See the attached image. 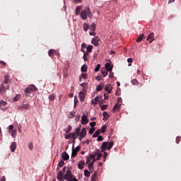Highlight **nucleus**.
<instances>
[{
  "instance_id": "nucleus-1",
  "label": "nucleus",
  "mask_w": 181,
  "mask_h": 181,
  "mask_svg": "<svg viewBox=\"0 0 181 181\" xmlns=\"http://www.w3.org/2000/svg\"><path fill=\"white\" fill-rule=\"evenodd\" d=\"M87 16L89 19H93V16L91 10H90V7H86L85 9L82 10L81 13V17L83 21H86V19H87Z\"/></svg>"
},
{
  "instance_id": "nucleus-2",
  "label": "nucleus",
  "mask_w": 181,
  "mask_h": 181,
  "mask_svg": "<svg viewBox=\"0 0 181 181\" xmlns=\"http://www.w3.org/2000/svg\"><path fill=\"white\" fill-rule=\"evenodd\" d=\"M37 90V88L35 85H30L29 87L26 88L25 90V95L26 97H29L30 93L33 91H36Z\"/></svg>"
},
{
  "instance_id": "nucleus-3",
  "label": "nucleus",
  "mask_w": 181,
  "mask_h": 181,
  "mask_svg": "<svg viewBox=\"0 0 181 181\" xmlns=\"http://www.w3.org/2000/svg\"><path fill=\"white\" fill-rule=\"evenodd\" d=\"M73 177H74V175L71 173V170H67L65 175L64 176V179L67 181H73Z\"/></svg>"
},
{
  "instance_id": "nucleus-4",
  "label": "nucleus",
  "mask_w": 181,
  "mask_h": 181,
  "mask_svg": "<svg viewBox=\"0 0 181 181\" xmlns=\"http://www.w3.org/2000/svg\"><path fill=\"white\" fill-rule=\"evenodd\" d=\"M9 84L2 83L0 87V93L4 95L6 93V90H9Z\"/></svg>"
},
{
  "instance_id": "nucleus-5",
  "label": "nucleus",
  "mask_w": 181,
  "mask_h": 181,
  "mask_svg": "<svg viewBox=\"0 0 181 181\" xmlns=\"http://www.w3.org/2000/svg\"><path fill=\"white\" fill-rule=\"evenodd\" d=\"M80 149H81V147L77 146L75 149H72V153H71V158H76L77 156V153H78Z\"/></svg>"
},
{
  "instance_id": "nucleus-6",
  "label": "nucleus",
  "mask_w": 181,
  "mask_h": 181,
  "mask_svg": "<svg viewBox=\"0 0 181 181\" xmlns=\"http://www.w3.org/2000/svg\"><path fill=\"white\" fill-rule=\"evenodd\" d=\"M98 42H100V37H98V36L94 37L91 40L92 45H94V46L96 47L100 45Z\"/></svg>"
},
{
  "instance_id": "nucleus-7",
  "label": "nucleus",
  "mask_w": 181,
  "mask_h": 181,
  "mask_svg": "<svg viewBox=\"0 0 181 181\" xmlns=\"http://www.w3.org/2000/svg\"><path fill=\"white\" fill-rule=\"evenodd\" d=\"M81 124L82 125H87V124H88V118H87V115H84L82 116Z\"/></svg>"
},
{
  "instance_id": "nucleus-8",
  "label": "nucleus",
  "mask_w": 181,
  "mask_h": 181,
  "mask_svg": "<svg viewBox=\"0 0 181 181\" xmlns=\"http://www.w3.org/2000/svg\"><path fill=\"white\" fill-rule=\"evenodd\" d=\"M1 110H6L8 108V103L6 101L1 100L0 102Z\"/></svg>"
},
{
  "instance_id": "nucleus-9",
  "label": "nucleus",
  "mask_w": 181,
  "mask_h": 181,
  "mask_svg": "<svg viewBox=\"0 0 181 181\" xmlns=\"http://www.w3.org/2000/svg\"><path fill=\"white\" fill-rule=\"evenodd\" d=\"M121 110V104L116 103L112 108V112H115L116 111L118 112Z\"/></svg>"
},
{
  "instance_id": "nucleus-10",
  "label": "nucleus",
  "mask_w": 181,
  "mask_h": 181,
  "mask_svg": "<svg viewBox=\"0 0 181 181\" xmlns=\"http://www.w3.org/2000/svg\"><path fill=\"white\" fill-rule=\"evenodd\" d=\"M153 36H155L153 33H150L147 37L146 40H149V43H152L153 40H155V37Z\"/></svg>"
},
{
  "instance_id": "nucleus-11",
  "label": "nucleus",
  "mask_w": 181,
  "mask_h": 181,
  "mask_svg": "<svg viewBox=\"0 0 181 181\" xmlns=\"http://www.w3.org/2000/svg\"><path fill=\"white\" fill-rule=\"evenodd\" d=\"M79 100L81 101V103H83L85 98H86V93L81 91L79 92Z\"/></svg>"
},
{
  "instance_id": "nucleus-12",
  "label": "nucleus",
  "mask_w": 181,
  "mask_h": 181,
  "mask_svg": "<svg viewBox=\"0 0 181 181\" xmlns=\"http://www.w3.org/2000/svg\"><path fill=\"white\" fill-rule=\"evenodd\" d=\"M29 108H30V105L28 103L18 107V110H29Z\"/></svg>"
},
{
  "instance_id": "nucleus-13",
  "label": "nucleus",
  "mask_w": 181,
  "mask_h": 181,
  "mask_svg": "<svg viewBox=\"0 0 181 181\" xmlns=\"http://www.w3.org/2000/svg\"><path fill=\"white\" fill-rule=\"evenodd\" d=\"M86 165V162H84L83 160H81L78 162V168L81 170V169H84V166Z\"/></svg>"
},
{
  "instance_id": "nucleus-14",
  "label": "nucleus",
  "mask_w": 181,
  "mask_h": 181,
  "mask_svg": "<svg viewBox=\"0 0 181 181\" xmlns=\"http://www.w3.org/2000/svg\"><path fill=\"white\" fill-rule=\"evenodd\" d=\"M62 156L63 160H69V159H70V156H69V153H67V152L66 151L62 153Z\"/></svg>"
},
{
  "instance_id": "nucleus-15",
  "label": "nucleus",
  "mask_w": 181,
  "mask_h": 181,
  "mask_svg": "<svg viewBox=\"0 0 181 181\" xmlns=\"http://www.w3.org/2000/svg\"><path fill=\"white\" fill-rule=\"evenodd\" d=\"M87 135V130L86 128H83L79 134V136H81L82 138H84Z\"/></svg>"
},
{
  "instance_id": "nucleus-16",
  "label": "nucleus",
  "mask_w": 181,
  "mask_h": 181,
  "mask_svg": "<svg viewBox=\"0 0 181 181\" xmlns=\"http://www.w3.org/2000/svg\"><path fill=\"white\" fill-rule=\"evenodd\" d=\"M105 91L108 93V94H110L112 90V86L110 84H107L105 88Z\"/></svg>"
},
{
  "instance_id": "nucleus-17",
  "label": "nucleus",
  "mask_w": 181,
  "mask_h": 181,
  "mask_svg": "<svg viewBox=\"0 0 181 181\" xmlns=\"http://www.w3.org/2000/svg\"><path fill=\"white\" fill-rule=\"evenodd\" d=\"M108 146V142L107 141H105L103 143L102 146H101V152H105V149H107V147Z\"/></svg>"
},
{
  "instance_id": "nucleus-18",
  "label": "nucleus",
  "mask_w": 181,
  "mask_h": 181,
  "mask_svg": "<svg viewBox=\"0 0 181 181\" xmlns=\"http://www.w3.org/2000/svg\"><path fill=\"white\" fill-rule=\"evenodd\" d=\"M63 177H64L63 171L60 170L57 173V180H63Z\"/></svg>"
},
{
  "instance_id": "nucleus-19",
  "label": "nucleus",
  "mask_w": 181,
  "mask_h": 181,
  "mask_svg": "<svg viewBox=\"0 0 181 181\" xmlns=\"http://www.w3.org/2000/svg\"><path fill=\"white\" fill-rule=\"evenodd\" d=\"M10 149L11 152L16 151V142L13 141V143H11V145L10 146Z\"/></svg>"
},
{
  "instance_id": "nucleus-20",
  "label": "nucleus",
  "mask_w": 181,
  "mask_h": 181,
  "mask_svg": "<svg viewBox=\"0 0 181 181\" xmlns=\"http://www.w3.org/2000/svg\"><path fill=\"white\" fill-rule=\"evenodd\" d=\"M105 70L107 71H112V66L110 63L105 64Z\"/></svg>"
},
{
  "instance_id": "nucleus-21",
  "label": "nucleus",
  "mask_w": 181,
  "mask_h": 181,
  "mask_svg": "<svg viewBox=\"0 0 181 181\" xmlns=\"http://www.w3.org/2000/svg\"><path fill=\"white\" fill-rule=\"evenodd\" d=\"M100 71L103 74V77H107V76H108V71L105 70V68L101 69Z\"/></svg>"
},
{
  "instance_id": "nucleus-22",
  "label": "nucleus",
  "mask_w": 181,
  "mask_h": 181,
  "mask_svg": "<svg viewBox=\"0 0 181 181\" xmlns=\"http://www.w3.org/2000/svg\"><path fill=\"white\" fill-rule=\"evenodd\" d=\"M90 55V54L88 53V52H86L83 54V59L84 60V62H88V57Z\"/></svg>"
},
{
  "instance_id": "nucleus-23",
  "label": "nucleus",
  "mask_w": 181,
  "mask_h": 181,
  "mask_svg": "<svg viewBox=\"0 0 181 181\" xmlns=\"http://www.w3.org/2000/svg\"><path fill=\"white\" fill-rule=\"evenodd\" d=\"M144 37H144V34L140 35L137 37V39H136L137 43H139V42H142V40H144Z\"/></svg>"
},
{
  "instance_id": "nucleus-24",
  "label": "nucleus",
  "mask_w": 181,
  "mask_h": 181,
  "mask_svg": "<svg viewBox=\"0 0 181 181\" xmlns=\"http://www.w3.org/2000/svg\"><path fill=\"white\" fill-rule=\"evenodd\" d=\"M48 54L49 57H53L54 54H56V51L54 49H49L48 51Z\"/></svg>"
},
{
  "instance_id": "nucleus-25",
  "label": "nucleus",
  "mask_w": 181,
  "mask_h": 181,
  "mask_svg": "<svg viewBox=\"0 0 181 181\" xmlns=\"http://www.w3.org/2000/svg\"><path fill=\"white\" fill-rule=\"evenodd\" d=\"M100 134H101V130L100 129L96 130L95 132L93 135V138H97V136H100Z\"/></svg>"
},
{
  "instance_id": "nucleus-26",
  "label": "nucleus",
  "mask_w": 181,
  "mask_h": 181,
  "mask_svg": "<svg viewBox=\"0 0 181 181\" xmlns=\"http://www.w3.org/2000/svg\"><path fill=\"white\" fill-rule=\"evenodd\" d=\"M9 83V75L4 76V84H8Z\"/></svg>"
},
{
  "instance_id": "nucleus-27",
  "label": "nucleus",
  "mask_w": 181,
  "mask_h": 181,
  "mask_svg": "<svg viewBox=\"0 0 181 181\" xmlns=\"http://www.w3.org/2000/svg\"><path fill=\"white\" fill-rule=\"evenodd\" d=\"M95 24L94 23H92L90 26L89 27V29L92 30V32H95Z\"/></svg>"
},
{
  "instance_id": "nucleus-28",
  "label": "nucleus",
  "mask_w": 181,
  "mask_h": 181,
  "mask_svg": "<svg viewBox=\"0 0 181 181\" xmlns=\"http://www.w3.org/2000/svg\"><path fill=\"white\" fill-rule=\"evenodd\" d=\"M88 29H90V25H88V24H87V23H83V30H84V32H87V30H88Z\"/></svg>"
},
{
  "instance_id": "nucleus-29",
  "label": "nucleus",
  "mask_w": 181,
  "mask_h": 181,
  "mask_svg": "<svg viewBox=\"0 0 181 181\" xmlns=\"http://www.w3.org/2000/svg\"><path fill=\"white\" fill-rule=\"evenodd\" d=\"M112 146H114V141H111L110 143H107V149L110 151Z\"/></svg>"
},
{
  "instance_id": "nucleus-30",
  "label": "nucleus",
  "mask_w": 181,
  "mask_h": 181,
  "mask_svg": "<svg viewBox=\"0 0 181 181\" xmlns=\"http://www.w3.org/2000/svg\"><path fill=\"white\" fill-rule=\"evenodd\" d=\"M90 181H97V172L94 173L91 176Z\"/></svg>"
},
{
  "instance_id": "nucleus-31",
  "label": "nucleus",
  "mask_w": 181,
  "mask_h": 181,
  "mask_svg": "<svg viewBox=\"0 0 181 181\" xmlns=\"http://www.w3.org/2000/svg\"><path fill=\"white\" fill-rule=\"evenodd\" d=\"M104 88V84L100 83V85L98 86L96 88L97 91H101Z\"/></svg>"
},
{
  "instance_id": "nucleus-32",
  "label": "nucleus",
  "mask_w": 181,
  "mask_h": 181,
  "mask_svg": "<svg viewBox=\"0 0 181 181\" xmlns=\"http://www.w3.org/2000/svg\"><path fill=\"white\" fill-rule=\"evenodd\" d=\"M99 98H100L98 96L95 97L94 100H92V104H95V105H97L98 104Z\"/></svg>"
},
{
  "instance_id": "nucleus-33",
  "label": "nucleus",
  "mask_w": 181,
  "mask_h": 181,
  "mask_svg": "<svg viewBox=\"0 0 181 181\" xmlns=\"http://www.w3.org/2000/svg\"><path fill=\"white\" fill-rule=\"evenodd\" d=\"M88 53H91L93 52V45H88L86 47Z\"/></svg>"
},
{
  "instance_id": "nucleus-34",
  "label": "nucleus",
  "mask_w": 181,
  "mask_h": 181,
  "mask_svg": "<svg viewBox=\"0 0 181 181\" xmlns=\"http://www.w3.org/2000/svg\"><path fill=\"white\" fill-rule=\"evenodd\" d=\"M84 176L86 177H90V171H88V170H84Z\"/></svg>"
},
{
  "instance_id": "nucleus-35",
  "label": "nucleus",
  "mask_w": 181,
  "mask_h": 181,
  "mask_svg": "<svg viewBox=\"0 0 181 181\" xmlns=\"http://www.w3.org/2000/svg\"><path fill=\"white\" fill-rule=\"evenodd\" d=\"M81 70L82 73H86V71H87V66H86V64L83 65L81 68Z\"/></svg>"
},
{
  "instance_id": "nucleus-36",
  "label": "nucleus",
  "mask_w": 181,
  "mask_h": 181,
  "mask_svg": "<svg viewBox=\"0 0 181 181\" xmlns=\"http://www.w3.org/2000/svg\"><path fill=\"white\" fill-rule=\"evenodd\" d=\"M77 104H78V99H77V96L74 97V107L76 108V107L77 106Z\"/></svg>"
},
{
  "instance_id": "nucleus-37",
  "label": "nucleus",
  "mask_w": 181,
  "mask_h": 181,
  "mask_svg": "<svg viewBox=\"0 0 181 181\" xmlns=\"http://www.w3.org/2000/svg\"><path fill=\"white\" fill-rule=\"evenodd\" d=\"M81 11V8L80 6H78L76 9V15L78 16Z\"/></svg>"
},
{
  "instance_id": "nucleus-38",
  "label": "nucleus",
  "mask_w": 181,
  "mask_h": 181,
  "mask_svg": "<svg viewBox=\"0 0 181 181\" xmlns=\"http://www.w3.org/2000/svg\"><path fill=\"white\" fill-rule=\"evenodd\" d=\"M70 138L74 139H77V136H76V133H69Z\"/></svg>"
},
{
  "instance_id": "nucleus-39",
  "label": "nucleus",
  "mask_w": 181,
  "mask_h": 181,
  "mask_svg": "<svg viewBox=\"0 0 181 181\" xmlns=\"http://www.w3.org/2000/svg\"><path fill=\"white\" fill-rule=\"evenodd\" d=\"M80 131H81L80 127L76 128V132H74L75 135H77V136H80Z\"/></svg>"
},
{
  "instance_id": "nucleus-40",
  "label": "nucleus",
  "mask_w": 181,
  "mask_h": 181,
  "mask_svg": "<svg viewBox=\"0 0 181 181\" xmlns=\"http://www.w3.org/2000/svg\"><path fill=\"white\" fill-rule=\"evenodd\" d=\"M103 118H105L107 119L110 117V115H108L107 112H103Z\"/></svg>"
},
{
  "instance_id": "nucleus-41",
  "label": "nucleus",
  "mask_w": 181,
  "mask_h": 181,
  "mask_svg": "<svg viewBox=\"0 0 181 181\" xmlns=\"http://www.w3.org/2000/svg\"><path fill=\"white\" fill-rule=\"evenodd\" d=\"M102 134H104L107 131V125L103 126L100 129Z\"/></svg>"
},
{
  "instance_id": "nucleus-42",
  "label": "nucleus",
  "mask_w": 181,
  "mask_h": 181,
  "mask_svg": "<svg viewBox=\"0 0 181 181\" xmlns=\"http://www.w3.org/2000/svg\"><path fill=\"white\" fill-rule=\"evenodd\" d=\"M132 83L134 86H138V84H139V82L136 79H133Z\"/></svg>"
},
{
  "instance_id": "nucleus-43",
  "label": "nucleus",
  "mask_w": 181,
  "mask_h": 181,
  "mask_svg": "<svg viewBox=\"0 0 181 181\" xmlns=\"http://www.w3.org/2000/svg\"><path fill=\"white\" fill-rule=\"evenodd\" d=\"M21 100V94L17 95L16 97H14L13 100L14 101H19Z\"/></svg>"
},
{
  "instance_id": "nucleus-44",
  "label": "nucleus",
  "mask_w": 181,
  "mask_h": 181,
  "mask_svg": "<svg viewBox=\"0 0 181 181\" xmlns=\"http://www.w3.org/2000/svg\"><path fill=\"white\" fill-rule=\"evenodd\" d=\"M74 114H76V112H71L69 115V118H74Z\"/></svg>"
},
{
  "instance_id": "nucleus-45",
  "label": "nucleus",
  "mask_w": 181,
  "mask_h": 181,
  "mask_svg": "<svg viewBox=\"0 0 181 181\" xmlns=\"http://www.w3.org/2000/svg\"><path fill=\"white\" fill-rule=\"evenodd\" d=\"M58 166H59V168H63V166H64V161L63 160H62L59 164Z\"/></svg>"
},
{
  "instance_id": "nucleus-46",
  "label": "nucleus",
  "mask_w": 181,
  "mask_h": 181,
  "mask_svg": "<svg viewBox=\"0 0 181 181\" xmlns=\"http://www.w3.org/2000/svg\"><path fill=\"white\" fill-rule=\"evenodd\" d=\"M107 107H108V105H102V106L100 107L101 111H104V110H107Z\"/></svg>"
},
{
  "instance_id": "nucleus-47",
  "label": "nucleus",
  "mask_w": 181,
  "mask_h": 181,
  "mask_svg": "<svg viewBox=\"0 0 181 181\" xmlns=\"http://www.w3.org/2000/svg\"><path fill=\"white\" fill-rule=\"evenodd\" d=\"M49 100H50L51 101H54V98H55L54 94L50 95L49 96Z\"/></svg>"
},
{
  "instance_id": "nucleus-48",
  "label": "nucleus",
  "mask_w": 181,
  "mask_h": 181,
  "mask_svg": "<svg viewBox=\"0 0 181 181\" xmlns=\"http://www.w3.org/2000/svg\"><path fill=\"white\" fill-rule=\"evenodd\" d=\"M71 132V126L69 125L67 129L66 130V134H69Z\"/></svg>"
},
{
  "instance_id": "nucleus-49",
  "label": "nucleus",
  "mask_w": 181,
  "mask_h": 181,
  "mask_svg": "<svg viewBox=\"0 0 181 181\" xmlns=\"http://www.w3.org/2000/svg\"><path fill=\"white\" fill-rule=\"evenodd\" d=\"M16 129H14V130H13L12 131V132H11V136H13V138H15V136H16Z\"/></svg>"
},
{
  "instance_id": "nucleus-50",
  "label": "nucleus",
  "mask_w": 181,
  "mask_h": 181,
  "mask_svg": "<svg viewBox=\"0 0 181 181\" xmlns=\"http://www.w3.org/2000/svg\"><path fill=\"white\" fill-rule=\"evenodd\" d=\"M101 67V65L100 64H98L96 66V67L95 68V71L97 72V71H100V68Z\"/></svg>"
},
{
  "instance_id": "nucleus-51",
  "label": "nucleus",
  "mask_w": 181,
  "mask_h": 181,
  "mask_svg": "<svg viewBox=\"0 0 181 181\" xmlns=\"http://www.w3.org/2000/svg\"><path fill=\"white\" fill-rule=\"evenodd\" d=\"M88 169L89 170H91V169H93V168L94 167V164H93V163H90L88 164Z\"/></svg>"
},
{
  "instance_id": "nucleus-52",
  "label": "nucleus",
  "mask_w": 181,
  "mask_h": 181,
  "mask_svg": "<svg viewBox=\"0 0 181 181\" xmlns=\"http://www.w3.org/2000/svg\"><path fill=\"white\" fill-rule=\"evenodd\" d=\"M94 131H95V128L92 127L89 129V134H94Z\"/></svg>"
},
{
  "instance_id": "nucleus-53",
  "label": "nucleus",
  "mask_w": 181,
  "mask_h": 181,
  "mask_svg": "<svg viewBox=\"0 0 181 181\" xmlns=\"http://www.w3.org/2000/svg\"><path fill=\"white\" fill-rule=\"evenodd\" d=\"M97 141L98 142L101 141H104V138H103V136H98Z\"/></svg>"
},
{
  "instance_id": "nucleus-54",
  "label": "nucleus",
  "mask_w": 181,
  "mask_h": 181,
  "mask_svg": "<svg viewBox=\"0 0 181 181\" xmlns=\"http://www.w3.org/2000/svg\"><path fill=\"white\" fill-rule=\"evenodd\" d=\"M28 148H29V149H30V151L33 150V144L29 143Z\"/></svg>"
},
{
  "instance_id": "nucleus-55",
  "label": "nucleus",
  "mask_w": 181,
  "mask_h": 181,
  "mask_svg": "<svg viewBox=\"0 0 181 181\" xmlns=\"http://www.w3.org/2000/svg\"><path fill=\"white\" fill-rule=\"evenodd\" d=\"M101 158H103V153H99V154H98L96 160H100V159H101Z\"/></svg>"
},
{
  "instance_id": "nucleus-56",
  "label": "nucleus",
  "mask_w": 181,
  "mask_h": 181,
  "mask_svg": "<svg viewBox=\"0 0 181 181\" xmlns=\"http://www.w3.org/2000/svg\"><path fill=\"white\" fill-rule=\"evenodd\" d=\"M109 78H114V73L112 72V71H110Z\"/></svg>"
},
{
  "instance_id": "nucleus-57",
  "label": "nucleus",
  "mask_w": 181,
  "mask_h": 181,
  "mask_svg": "<svg viewBox=\"0 0 181 181\" xmlns=\"http://www.w3.org/2000/svg\"><path fill=\"white\" fill-rule=\"evenodd\" d=\"M81 78H87V74H81Z\"/></svg>"
},
{
  "instance_id": "nucleus-58",
  "label": "nucleus",
  "mask_w": 181,
  "mask_h": 181,
  "mask_svg": "<svg viewBox=\"0 0 181 181\" xmlns=\"http://www.w3.org/2000/svg\"><path fill=\"white\" fill-rule=\"evenodd\" d=\"M107 156H108V153L107 152H104V153H103L104 160H105V159H107Z\"/></svg>"
},
{
  "instance_id": "nucleus-59",
  "label": "nucleus",
  "mask_w": 181,
  "mask_h": 181,
  "mask_svg": "<svg viewBox=\"0 0 181 181\" xmlns=\"http://www.w3.org/2000/svg\"><path fill=\"white\" fill-rule=\"evenodd\" d=\"M95 153L94 154V153H91V154H90V156H89V158H90V159H94V158H95Z\"/></svg>"
},
{
  "instance_id": "nucleus-60",
  "label": "nucleus",
  "mask_w": 181,
  "mask_h": 181,
  "mask_svg": "<svg viewBox=\"0 0 181 181\" xmlns=\"http://www.w3.org/2000/svg\"><path fill=\"white\" fill-rule=\"evenodd\" d=\"M180 139H181L180 136H177L175 140L176 144H179V142H180Z\"/></svg>"
},
{
  "instance_id": "nucleus-61",
  "label": "nucleus",
  "mask_w": 181,
  "mask_h": 181,
  "mask_svg": "<svg viewBox=\"0 0 181 181\" xmlns=\"http://www.w3.org/2000/svg\"><path fill=\"white\" fill-rule=\"evenodd\" d=\"M81 48L82 49H87V44H86L85 42L81 44Z\"/></svg>"
},
{
  "instance_id": "nucleus-62",
  "label": "nucleus",
  "mask_w": 181,
  "mask_h": 181,
  "mask_svg": "<svg viewBox=\"0 0 181 181\" xmlns=\"http://www.w3.org/2000/svg\"><path fill=\"white\" fill-rule=\"evenodd\" d=\"M90 162H91L90 158V157H87L86 158V164L87 165V164L90 163Z\"/></svg>"
},
{
  "instance_id": "nucleus-63",
  "label": "nucleus",
  "mask_w": 181,
  "mask_h": 181,
  "mask_svg": "<svg viewBox=\"0 0 181 181\" xmlns=\"http://www.w3.org/2000/svg\"><path fill=\"white\" fill-rule=\"evenodd\" d=\"M80 118H81L80 115H77V116L76 117V118H75V121H76V122H78V121H80Z\"/></svg>"
},
{
  "instance_id": "nucleus-64",
  "label": "nucleus",
  "mask_w": 181,
  "mask_h": 181,
  "mask_svg": "<svg viewBox=\"0 0 181 181\" xmlns=\"http://www.w3.org/2000/svg\"><path fill=\"white\" fill-rule=\"evenodd\" d=\"M90 127H95V125H97V123L95 122H90Z\"/></svg>"
}]
</instances>
